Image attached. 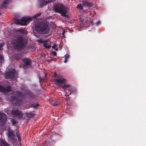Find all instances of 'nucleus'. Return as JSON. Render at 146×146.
Wrapping results in <instances>:
<instances>
[{"label": "nucleus", "instance_id": "f257e3e1", "mask_svg": "<svg viewBox=\"0 0 146 146\" xmlns=\"http://www.w3.org/2000/svg\"><path fill=\"white\" fill-rule=\"evenodd\" d=\"M35 29L36 31L40 33H45L48 31V25L44 23H39L36 25Z\"/></svg>", "mask_w": 146, "mask_h": 146}, {"label": "nucleus", "instance_id": "f03ea898", "mask_svg": "<svg viewBox=\"0 0 146 146\" xmlns=\"http://www.w3.org/2000/svg\"><path fill=\"white\" fill-rule=\"evenodd\" d=\"M13 45L18 48L21 49L24 47L25 42H24L23 38L21 36H19L17 40L13 43Z\"/></svg>", "mask_w": 146, "mask_h": 146}, {"label": "nucleus", "instance_id": "7ed1b4c3", "mask_svg": "<svg viewBox=\"0 0 146 146\" xmlns=\"http://www.w3.org/2000/svg\"><path fill=\"white\" fill-rule=\"evenodd\" d=\"M54 81L56 84L61 87L62 84L65 82L66 80L61 75L59 74L55 76Z\"/></svg>", "mask_w": 146, "mask_h": 146}, {"label": "nucleus", "instance_id": "20e7f679", "mask_svg": "<svg viewBox=\"0 0 146 146\" xmlns=\"http://www.w3.org/2000/svg\"><path fill=\"white\" fill-rule=\"evenodd\" d=\"M32 19V18L29 17H25L21 19H16L14 21V23L17 24L21 25H26L27 22Z\"/></svg>", "mask_w": 146, "mask_h": 146}, {"label": "nucleus", "instance_id": "39448f33", "mask_svg": "<svg viewBox=\"0 0 146 146\" xmlns=\"http://www.w3.org/2000/svg\"><path fill=\"white\" fill-rule=\"evenodd\" d=\"M55 11L56 12L60 13L63 16H65L66 15V9L62 4L58 5L55 8Z\"/></svg>", "mask_w": 146, "mask_h": 146}, {"label": "nucleus", "instance_id": "423d86ee", "mask_svg": "<svg viewBox=\"0 0 146 146\" xmlns=\"http://www.w3.org/2000/svg\"><path fill=\"white\" fill-rule=\"evenodd\" d=\"M15 95L13 98L14 102H16L18 104L21 103V99L23 98V95L21 92H15Z\"/></svg>", "mask_w": 146, "mask_h": 146}, {"label": "nucleus", "instance_id": "0eeeda50", "mask_svg": "<svg viewBox=\"0 0 146 146\" xmlns=\"http://www.w3.org/2000/svg\"><path fill=\"white\" fill-rule=\"evenodd\" d=\"M12 115L15 117H19L22 116L23 115L20 110L16 108H14L11 111Z\"/></svg>", "mask_w": 146, "mask_h": 146}, {"label": "nucleus", "instance_id": "6e6552de", "mask_svg": "<svg viewBox=\"0 0 146 146\" xmlns=\"http://www.w3.org/2000/svg\"><path fill=\"white\" fill-rule=\"evenodd\" d=\"M15 72L16 70L14 69H9L7 74L8 78L11 79L13 78L15 76Z\"/></svg>", "mask_w": 146, "mask_h": 146}, {"label": "nucleus", "instance_id": "1a4fd4ad", "mask_svg": "<svg viewBox=\"0 0 146 146\" xmlns=\"http://www.w3.org/2000/svg\"><path fill=\"white\" fill-rule=\"evenodd\" d=\"M7 115L0 112V121L3 124H4L6 123L7 120Z\"/></svg>", "mask_w": 146, "mask_h": 146}, {"label": "nucleus", "instance_id": "9d476101", "mask_svg": "<svg viewBox=\"0 0 146 146\" xmlns=\"http://www.w3.org/2000/svg\"><path fill=\"white\" fill-rule=\"evenodd\" d=\"M11 90V88L10 86L3 87L0 85V92L3 93L9 92Z\"/></svg>", "mask_w": 146, "mask_h": 146}, {"label": "nucleus", "instance_id": "9b49d317", "mask_svg": "<svg viewBox=\"0 0 146 146\" xmlns=\"http://www.w3.org/2000/svg\"><path fill=\"white\" fill-rule=\"evenodd\" d=\"M52 1V0H46V1L40 0L39 1V6L41 7L46 4L50 3Z\"/></svg>", "mask_w": 146, "mask_h": 146}, {"label": "nucleus", "instance_id": "f8f14e48", "mask_svg": "<svg viewBox=\"0 0 146 146\" xmlns=\"http://www.w3.org/2000/svg\"><path fill=\"white\" fill-rule=\"evenodd\" d=\"M8 137L12 142L14 143L15 141L14 134L12 132L9 131L8 133Z\"/></svg>", "mask_w": 146, "mask_h": 146}, {"label": "nucleus", "instance_id": "ddd939ff", "mask_svg": "<svg viewBox=\"0 0 146 146\" xmlns=\"http://www.w3.org/2000/svg\"><path fill=\"white\" fill-rule=\"evenodd\" d=\"M22 60L26 65H29L31 62V60L27 58H24Z\"/></svg>", "mask_w": 146, "mask_h": 146}, {"label": "nucleus", "instance_id": "4468645a", "mask_svg": "<svg viewBox=\"0 0 146 146\" xmlns=\"http://www.w3.org/2000/svg\"><path fill=\"white\" fill-rule=\"evenodd\" d=\"M86 6L88 8H90L92 7L91 3L88 2L86 1H84L83 3V6Z\"/></svg>", "mask_w": 146, "mask_h": 146}, {"label": "nucleus", "instance_id": "2eb2a0df", "mask_svg": "<svg viewBox=\"0 0 146 146\" xmlns=\"http://www.w3.org/2000/svg\"><path fill=\"white\" fill-rule=\"evenodd\" d=\"M10 2V0H3L2 7H6V5L9 3Z\"/></svg>", "mask_w": 146, "mask_h": 146}, {"label": "nucleus", "instance_id": "dca6fc26", "mask_svg": "<svg viewBox=\"0 0 146 146\" xmlns=\"http://www.w3.org/2000/svg\"><path fill=\"white\" fill-rule=\"evenodd\" d=\"M0 145L1 146H10L7 143L3 141H0Z\"/></svg>", "mask_w": 146, "mask_h": 146}, {"label": "nucleus", "instance_id": "f3484780", "mask_svg": "<svg viewBox=\"0 0 146 146\" xmlns=\"http://www.w3.org/2000/svg\"><path fill=\"white\" fill-rule=\"evenodd\" d=\"M15 56L16 59L17 60H18L21 59L22 57V56L21 54H16Z\"/></svg>", "mask_w": 146, "mask_h": 146}, {"label": "nucleus", "instance_id": "a211bd4d", "mask_svg": "<svg viewBox=\"0 0 146 146\" xmlns=\"http://www.w3.org/2000/svg\"><path fill=\"white\" fill-rule=\"evenodd\" d=\"M80 20L82 21V23L83 24H84L85 25V23L87 22V20L86 19V18H82L81 17H80Z\"/></svg>", "mask_w": 146, "mask_h": 146}, {"label": "nucleus", "instance_id": "6ab92c4d", "mask_svg": "<svg viewBox=\"0 0 146 146\" xmlns=\"http://www.w3.org/2000/svg\"><path fill=\"white\" fill-rule=\"evenodd\" d=\"M43 46L46 48H49L51 47V46L48 44L46 42H44L43 44Z\"/></svg>", "mask_w": 146, "mask_h": 146}, {"label": "nucleus", "instance_id": "aec40b11", "mask_svg": "<svg viewBox=\"0 0 146 146\" xmlns=\"http://www.w3.org/2000/svg\"><path fill=\"white\" fill-rule=\"evenodd\" d=\"M64 57H65V59L64 60V62L65 63H66L67 62V61H68V60L69 58V56L68 54H66V55H65L64 56Z\"/></svg>", "mask_w": 146, "mask_h": 146}, {"label": "nucleus", "instance_id": "412c9836", "mask_svg": "<svg viewBox=\"0 0 146 146\" xmlns=\"http://www.w3.org/2000/svg\"><path fill=\"white\" fill-rule=\"evenodd\" d=\"M70 87V85H62L61 87L64 90H65L66 87L69 88Z\"/></svg>", "mask_w": 146, "mask_h": 146}, {"label": "nucleus", "instance_id": "4be33fe9", "mask_svg": "<svg viewBox=\"0 0 146 146\" xmlns=\"http://www.w3.org/2000/svg\"><path fill=\"white\" fill-rule=\"evenodd\" d=\"M4 62V58L3 56L0 55V64H2V63Z\"/></svg>", "mask_w": 146, "mask_h": 146}, {"label": "nucleus", "instance_id": "5701e85b", "mask_svg": "<svg viewBox=\"0 0 146 146\" xmlns=\"http://www.w3.org/2000/svg\"><path fill=\"white\" fill-rule=\"evenodd\" d=\"M41 15L40 13H37L33 17V18H35L37 17H39Z\"/></svg>", "mask_w": 146, "mask_h": 146}, {"label": "nucleus", "instance_id": "b1692460", "mask_svg": "<svg viewBox=\"0 0 146 146\" xmlns=\"http://www.w3.org/2000/svg\"><path fill=\"white\" fill-rule=\"evenodd\" d=\"M52 48L54 49L56 51H57L58 49L57 46L56 45H54L53 46H52Z\"/></svg>", "mask_w": 146, "mask_h": 146}, {"label": "nucleus", "instance_id": "393cba45", "mask_svg": "<svg viewBox=\"0 0 146 146\" xmlns=\"http://www.w3.org/2000/svg\"><path fill=\"white\" fill-rule=\"evenodd\" d=\"M77 8L79 9H80L82 10V6L81 4H79L77 5Z\"/></svg>", "mask_w": 146, "mask_h": 146}, {"label": "nucleus", "instance_id": "a878e982", "mask_svg": "<svg viewBox=\"0 0 146 146\" xmlns=\"http://www.w3.org/2000/svg\"><path fill=\"white\" fill-rule=\"evenodd\" d=\"M68 91L70 92V93L69 94H68L66 93V95L67 96H69V95H70L71 94V91L72 90L71 89H68Z\"/></svg>", "mask_w": 146, "mask_h": 146}, {"label": "nucleus", "instance_id": "bb28decb", "mask_svg": "<svg viewBox=\"0 0 146 146\" xmlns=\"http://www.w3.org/2000/svg\"><path fill=\"white\" fill-rule=\"evenodd\" d=\"M17 136V137L18 138V139L19 141H20L21 140V139L20 138V135H19L17 133H16Z\"/></svg>", "mask_w": 146, "mask_h": 146}, {"label": "nucleus", "instance_id": "cd10ccee", "mask_svg": "<svg viewBox=\"0 0 146 146\" xmlns=\"http://www.w3.org/2000/svg\"><path fill=\"white\" fill-rule=\"evenodd\" d=\"M66 32L67 31H65V30L64 31L62 32V35H63V36L64 38H66V37L64 35V33Z\"/></svg>", "mask_w": 146, "mask_h": 146}, {"label": "nucleus", "instance_id": "c85d7f7f", "mask_svg": "<svg viewBox=\"0 0 146 146\" xmlns=\"http://www.w3.org/2000/svg\"><path fill=\"white\" fill-rule=\"evenodd\" d=\"M12 122L13 124V125H15L16 124V122L13 119H12Z\"/></svg>", "mask_w": 146, "mask_h": 146}, {"label": "nucleus", "instance_id": "c756f323", "mask_svg": "<svg viewBox=\"0 0 146 146\" xmlns=\"http://www.w3.org/2000/svg\"><path fill=\"white\" fill-rule=\"evenodd\" d=\"M38 106V104H34L33 105V106L35 108H36Z\"/></svg>", "mask_w": 146, "mask_h": 146}, {"label": "nucleus", "instance_id": "7c9ffc66", "mask_svg": "<svg viewBox=\"0 0 146 146\" xmlns=\"http://www.w3.org/2000/svg\"><path fill=\"white\" fill-rule=\"evenodd\" d=\"M3 46V43H1V44H0V50L2 48V47Z\"/></svg>", "mask_w": 146, "mask_h": 146}, {"label": "nucleus", "instance_id": "2f4dec72", "mask_svg": "<svg viewBox=\"0 0 146 146\" xmlns=\"http://www.w3.org/2000/svg\"><path fill=\"white\" fill-rule=\"evenodd\" d=\"M100 21H98V22H97L96 23V24L97 25H99V24H100Z\"/></svg>", "mask_w": 146, "mask_h": 146}, {"label": "nucleus", "instance_id": "473e14b6", "mask_svg": "<svg viewBox=\"0 0 146 146\" xmlns=\"http://www.w3.org/2000/svg\"><path fill=\"white\" fill-rule=\"evenodd\" d=\"M19 31H20V32H22L23 31V30L22 29H20L19 30Z\"/></svg>", "mask_w": 146, "mask_h": 146}, {"label": "nucleus", "instance_id": "72a5a7b5", "mask_svg": "<svg viewBox=\"0 0 146 146\" xmlns=\"http://www.w3.org/2000/svg\"><path fill=\"white\" fill-rule=\"evenodd\" d=\"M58 104V103H57V104H54L53 105L54 106H56Z\"/></svg>", "mask_w": 146, "mask_h": 146}, {"label": "nucleus", "instance_id": "f704fd0d", "mask_svg": "<svg viewBox=\"0 0 146 146\" xmlns=\"http://www.w3.org/2000/svg\"><path fill=\"white\" fill-rule=\"evenodd\" d=\"M54 55H56V52H54Z\"/></svg>", "mask_w": 146, "mask_h": 146}, {"label": "nucleus", "instance_id": "c9c22d12", "mask_svg": "<svg viewBox=\"0 0 146 146\" xmlns=\"http://www.w3.org/2000/svg\"><path fill=\"white\" fill-rule=\"evenodd\" d=\"M7 113L8 114H9V113L8 112H7Z\"/></svg>", "mask_w": 146, "mask_h": 146}, {"label": "nucleus", "instance_id": "e433bc0d", "mask_svg": "<svg viewBox=\"0 0 146 146\" xmlns=\"http://www.w3.org/2000/svg\"><path fill=\"white\" fill-rule=\"evenodd\" d=\"M1 98H0V101H1Z\"/></svg>", "mask_w": 146, "mask_h": 146}]
</instances>
